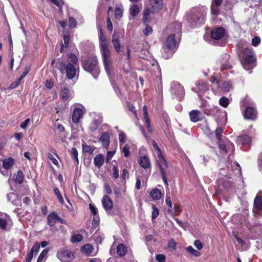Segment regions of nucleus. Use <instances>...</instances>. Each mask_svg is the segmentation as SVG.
<instances>
[{
	"label": "nucleus",
	"mask_w": 262,
	"mask_h": 262,
	"mask_svg": "<svg viewBox=\"0 0 262 262\" xmlns=\"http://www.w3.org/2000/svg\"><path fill=\"white\" fill-rule=\"evenodd\" d=\"M57 68L62 74H65L69 79H73L79 73L78 57L73 53L68 54L64 60L58 58L57 61Z\"/></svg>",
	"instance_id": "1"
},
{
	"label": "nucleus",
	"mask_w": 262,
	"mask_h": 262,
	"mask_svg": "<svg viewBox=\"0 0 262 262\" xmlns=\"http://www.w3.org/2000/svg\"><path fill=\"white\" fill-rule=\"evenodd\" d=\"M99 48L102 55L104 68L106 73L110 74L112 70V61L111 60V50L109 42L106 36L103 33L101 28L99 27Z\"/></svg>",
	"instance_id": "2"
},
{
	"label": "nucleus",
	"mask_w": 262,
	"mask_h": 262,
	"mask_svg": "<svg viewBox=\"0 0 262 262\" xmlns=\"http://www.w3.org/2000/svg\"><path fill=\"white\" fill-rule=\"evenodd\" d=\"M239 59L244 68L250 70L255 66L256 58L253 51L249 48L241 50L238 53Z\"/></svg>",
	"instance_id": "3"
},
{
	"label": "nucleus",
	"mask_w": 262,
	"mask_h": 262,
	"mask_svg": "<svg viewBox=\"0 0 262 262\" xmlns=\"http://www.w3.org/2000/svg\"><path fill=\"white\" fill-rule=\"evenodd\" d=\"M186 21L190 28H193L201 25H204L205 21V14L201 10L193 9L186 15Z\"/></svg>",
	"instance_id": "4"
},
{
	"label": "nucleus",
	"mask_w": 262,
	"mask_h": 262,
	"mask_svg": "<svg viewBox=\"0 0 262 262\" xmlns=\"http://www.w3.org/2000/svg\"><path fill=\"white\" fill-rule=\"evenodd\" d=\"M81 66L85 71L91 73L96 78L100 73L98 60L96 56H90L81 62Z\"/></svg>",
	"instance_id": "5"
},
{
	"label": "nucleus",
	"mask_w": 262,
	"mask_h": 262,
	"mask_svg": "<svg viewBox=\"0 0 262 262\" xmlns=\"http://www.w3.org/2000/svg\"><path fill=\"white\" fill-rule=\"evenodd\" d=\"M157 155L158 160H157V163L159 166L160 169V172L161 173L162 180L164 184L168 187V183L166 176V172L164 170L163 166H165L166 167H167V163L165 158L162 155V153L161 150L158 151L156 152Z\"/></svg>",
	"instance_id": "6"
},
{
	"label": "nucleus",
	"mask_w": 262,
	"mask_h": 262,
	"mask_svg": "<svg viewBox=\"0 0 262 262\" xmlns=\"http://www.w3.org/2000/svg\"><path fill=\"white\" fill-rule=\"evenodd\" d=\"M47 224L50 227L54 226L57 223L66 225V221L61 218L56 211L51 212L47 218Z\"/></svg>",
	"instance_id": "7"
},
{
	"label": "nucleus",
	"mask_w": 262,
	"mask_h": 262,
	"mask_svg": "<svg viewBox=\"0 0 262 262\" xmlns=\"http://www.w3.org/2000/svg\"><path fill=\"white\" fill-rule=\"evenodd\" d=\"M177 47V41L175 38L174 34L169 35L166 38L163 48L167 49L168 50L172 51Z\"/></svg>",
	"instance_id": "8"
},
{
	"label": "nucleus",
	"mask_w": 262,
	"mask_h": 262,
	"mask_svg": "<svg viewBox=\"0 0 262 262\" xmlns=\"http://www.w3.org/2000/svg\"><path fill=\"white\" fill-rule=\"evenodd\" d=\"M226 34V30L223 27H218L212 29L210 32L211 37L214 40H220Z\"/></svg>",
	"instance_id": "9"
},
{
	"label": "nucleus",
	"mask_w": 262,
	"mask_h": 262,
	"mask_svg": "<svg viewBox=\"0 0 262 262\" xmlns=\"http://www.w3.org/2000/svg\"><path fill=\"white\" fill-rule=\"evenodd\" d=\"M257 113L254 107L247 106L243 113V116L246 120H254L257 117Z\"/></svg>",
	"instance_id": "10"
},
{
	"label": "nucleus",
	"mask_w": 262,
	"mask_h": 262,
	"mask_svg": "<svg viewBox=\"0 0 262 262\" xmlns=\"http://www.w3.org/2000/svg\"><path fill=\"white\" fill-rule=\"evenodd\" d=\"M73 256V253L68 250H61L57 253V257L63 262L68 261Z\"/></svg>",
	"instance_id": "11"
},
{
	"label": "nucleus",
	"mask_w": 262,
	"mask_h": 262,
	"mask_svg": "<svg viewBox=\"0 0 262 262\" xmlns=\"http://www.w3.org/2000/svg\"><path fill=\"white\" fill-rule=\"evenodd\" d=\"M120 36L118 33L116 32H114L112 35V42L113 45V47L116 51V52L118 54H121L123 55V54L121 53V44L120 41L119 40Z\"/></svg>",
	"instance_id": "12"
},
{
	"label": "nucleus",
	"mask_w": 262,
	"mask_h": 262,
	"mask_svg": "<svg viewBox=\"0 0 262 262\" xmlns=\"http://www.w3.org/2000/svg\"><path fill=\"white\" fill-rule=\"evenodd\" d=\"M251 138L248 135L242 134L237 137L236 142L238 145H247L251 144Z\"/></svg>",
	"instance_id": "13"
},
{
	"label": "nucleus",
	"mask_w": 262,
	"mask_h": 262,
	"mask_svg": "<svg viewBox=\"0 0 262 262\" xmlns=\"http://www.w3.org/2000/svg\"><path fill=\"white\" fill-rule=\"evenodd\" d=\"M149 4L152 13L160 10L163 6V0H149Z\"/></svg>",
	"instance_id": "14"
},
{
	"label": "nucleus",
	"mask_w": 262,
	"mask_h": 262,
	"mask_svg": "<svg viewBox=\"0 0 262 262\" xmlns=\"http://www.w3.org/2000/svg\"><path fill=\"white\" fill-rule=\"evenodd\" d=\"M84 112L81 108H75L72 114V121L75 123H77L79 122L80 119L83 117Z\"/></svg>",
	"instance_id": "15"
},
{
	"label": "nucleus",
	"mask_w": 262,
	"mask_h": 262,
	"mask_svg": "<svg viewBox=\"0 0 262 262\" xmlns=\"http://www.w3.org/2000/svg\"><path fill=\"white\" fill-rule=\"evenodd\" d=\"M102 204L105 211L111 210L113 208V203L111 199L107 195H104L102 199Z\"/></svg>",
	"instance_id": "16"
},
{
	"label": "nucleus",
	"mask_w": 262,
	"mask_h": 262,
	"mask_svg": "<svg viewBox=\"0 0 262 262\" xmlns=\"http://www.w3.org/2000/svg\"><path fill=\"white\" fill-rule=\"evenodd\" d=\"M229 59L230 55L227 54H225L223 56V60H224V61L223 60L222 61V66L221 67V70L222 71L232 69V66Z\"/></svg>",
	"instance_id": "17"
},
{
	"label": "nucleus",
	"mask_w": 262,
	"mask_h": 262,
	"mask_svg": "<svg viewBox=\"0 0 262 262\" xmlns=\"http://www.w3.org/2000/svg\"><path fill=\"white\" fill-rule=\"evenodd\" d=\"M110 138L107 132L103 133L99 138V141L101 142L104 148H107L110 144Z\"/></svg>",
	"instance_id": "18"
},
{
	"label": "nucleus",
	"mask_w": 262,
	"mask_h": 262,
	"mask_svg": "<svg viewBox=\"0 0 262 262\" xmlns=\"http://www.w3.org/2000/svg\"><path fill=\"white\" fill-rule=\"evenodd\" d=\"M195 85L198 88L200 92L202 93H204L209 89V86L208 83L202 80L197 81L195 83Z\"/></svg>",
	"instance_id": "19"
},
{
	"label": "nucleus",
	"mask_w": 262,
	"mask_h": 262,
	"mask_svg": "<svg viewBox=\"0 0 262 262\" xmlns=\"http://www.w3.org/2000/svg\"><path fill=\"white\" fill-rule=\"evenodd\" d=\"M127 247L123 244H119L116 248V253L121 257H124L127 253Z\"/></svg>",
	"instance_id": "20"
},
{
	"label": "nucleus",
	"mask_w": 262,
	"mask_h": 262,
	"mask_svg": "<svg viewBox=\"0 0 262 262\" xmlns=\"http://www.w3.org/2000/svg\"><path fill=\"white\" fill-rule=\"evenodd\" d=\"M139 163L141 167L144 169H147L151 167V163L149 158L147 156L141 157Z\"/></svg>",
	"instance_id": "21"
},
{
	"label": "nucleus",
	"mask_w": 262,
	"mask_h": 262,
	"mask_svg": "<svg viewBox=\"0 0 262 262\" xmlns=\"http://www.w3.org/2000/svg\"><path fill=\"white\" fill-rule=\"evenodd\" d=\"M60 95L63 101H67L72 97V94L67 88H62L61 89Z\"/></svg>",
	"instance_id": "22"
},
{
	"label": "nucleus",
	"mask_w": 262,
	"mask_h": 262,
	"mask_svg": "<svg viewBox=\"0 0 262 262\" xmlns=\"http://www.w3.org/2000/svg\"><path fill=\"white\" fill-rule=\"evenodd\" d=\"M220 90L223 93L229 92L232 88V84L230 81H224L219 86Z\"/></svg>",
	"instance_id": "23"
},
{
	"label": "nucleus",
	"mask_w": 262,
	"mask_h": 262,
	"mask_svg": "<svg viewBox=\"0 0 262 262\" xmlns=\"http://www.w3.org/2000/svg\"><path fill=\"white\" fill-rule=\"evenodd\" d=\"M149 194L152 200L155 201H158L161 199L162 197L161 191L157 188L152 189Z\"/></svg>",
	"instance_id": "24"
},
{
	"label": "nucleus",
	"mask_w": 262,
	"mask_h": 262,
	"mask_svg": "<svg viewBox=\"0 0 262 262\" xmlns=\"http://www.w3.org/2000/svg\"><path fill=\"white\" fill-rule=\"evenodd\" d=\"M201 112L199 110H194L191 111L189 113V117L190 120L193 122H197L201 119L200 118V115Z\"/></svg>",
	"instance_id": "25"
},
{
	"label": "nucleus",
	"mask_w": 262,
	"mask_h": 262,
	"mask_svg": "<svg viewBox=\"0 0 262 262\" xmlns=\"http://www.w3.org/2000/svg\"><path fill=\"white\" fill-rule=\"evenodd\" d=\"M104 162V157L102 154L97 155L94 159V163L95 166L100 168Z\"/></svg>",
	"instance_id": "26"
},
{
	"label": "nucleus",
	"mask_w": 262,
	"mask_h": 262,
	"mask_svg": "<svg viewBox=\"0 0 262 262\" xmlns=\"http://www.w3.org/2000/svg\"><path fill=\"white\" fill-rule=\"evenodd\" d=\"M152 13V10L151 8H146L145 9L143 15V24H146L147 23H149L150 21V13Z\"/></svg>",
	"instance_id": "27"
},
{
	"label": "nucleus",
	"mask_w": 262,
	"mask_h": 262,
	"mask_svg": "<svg viewBox=\"0 0 262 262\" xmlns=\"http://www.w3.org/2000/svg\"><path fill=\"white\" fill-rule=\"evenodd\" d=\"M14 159L12 157L5 159L3 161V167L6 169H9L14 164Z\"/></svg>",
	"instance_id": "28"
},
{
	"label": "nucleus",
	"mask_w": 262,
	"mask_h": 262,
	"mask_svg": "<svg viewBox=\"0 0 262 262\" xmlns=\"http://www.w3.org/2000/svg\"><path fill=\"white\" fill-rule=\"evenodd\" d=\"M94 250V248L91 244H86L82 246L81 251L88 255H91Z\"/></svg>",
	"instance_id": "29"
},
{
	"label": "nucleus",
	"mask_w": 262,
	"mask_h": 262,
	"mask_svg": "<svg viewBox=\"0 0 262 262\" xmlns=\"http://www.w3.org/2000/svg\"><path fill=\"white\" fill-rule=\"evenodd\" d=\"M254 206L258 210L262 211V198L257 195L254 199Z\"/></svg>",
	"instance_id": "30"
},
{
	"label": "nucleus",
	"mask_w": 262,
	"mask_h": 262,
	"mask_svg": "<svg viewBox=\"0 0 262 262\" xmlns=\"http://www.w3.org/2000/svg\"><path fill=\"white\" fill-rule=\"evenodd\" d=\"M82 147L83 152L90 155H92L96 149L95 147L88 145L84 142L82 144Z\"/></svg>",
	"instance_id": "31"
},
{
	"label": "nucleus",
	"mask_w": 262,
	"mask_h": 262,
	"mask_svg": "<svg viewBox=\"0 0 262 262\" xmlns=\"http://www.w3.org/2000/svg\"><path fill=\"white\" fill-rule=\"evenodd\" d=\"M24 180V174L21 170H18L17 174L15 175L14 178V180L15 183L20 184L23 183Z\"/></svg>",
	"instance_id": "32"
},
{
	"label": "nucleus",
	"mask_w": 262,
	"mask_h": 262,
	"mask_svg": "<svg viewBox=\"0 0 262 262\" xmlns=\"http://www.w3.org/2000/svg\"><path fill=\"white\" fill-rule=\"evenodd\" d=\"M139 12L140 8L136 4L133 5V6L129 8V13L131 16L133 17L132 19L137 16L139 13Z\"/></svg>",
	"instance_id": "33"
},
{
	"label": "nucleus",
	"mask_w": 262,
	"mask_h": 262,
	"mask_svg": "<svg viewBox=\"0 0 262 262\" xmlns=\"http://www.w3.org/2000/svg\"><path fill=\"white\" fill-rule=\"evenodd\" d=\"M224 129V128L223 127L219 126L215 130V137L219 143H221L222 141V134Z\"/></svg>",
	"instance_id": "34"
},
{
	"label": "nucleus",
	"mask_w": 262,
	"mask_h": 262,
	"mask_svg": "<svg viewBox=\"0 0 262 262\" xmlns=\"http://www.w3.org/2000/svg\"><path fill=\"white\" fill-rule=\"evenodd\" d=\"M83 239V236L80 234H77L72 235L71 242L72 243H78L80 242Z\"/></svg>",
	"instance_id": "35"
},
{
	"label": "nucleus",
	"mask_w": 262,
	"mask_h": 262,
	"mask_svg": "<svg viewBox=\"0 0 262 262\" xmlns=\"http://www.w3.org/2000/svg\"><path fill=\"white\" fill-rule=\"evenodd\" d=\"M71 157H72V159L75 161V162L77 164H78V163H79V161H78V152L77 149L75 147L72 148L71 149Z\"/></svg>",
	"instance_id": "36"
},
{
	"label": "nucleus",
	"mask_w": 262,
	"mask_h": 262,
	"mask_svg": "<svg viewBox=\"0 0 262 262\" xmlns=\"http://www.w3.org/2000/svg\"><path fill=\"white\" fill-rule=\"evenodd\" d=\"M186 251L194 256H199L200 255V252L195 250L192 246H189L186 248Z\"/></svg>",
	"instance_id": "37"
},
{
	"label": "nucleus",
	"mask_w": 262,
	"mask_h": 262,
	"mask_svg": "<svg viewBox=\"0 0 262 262\" xmlns=\"http://www.w3.org/2000/svg\"><path fill=\"white\" fill-rule=\"evenodd\" d=\"M123 15V9L119 7L115 8V17L117 19H120Z\"/></svg>",
	"instance_id": "38"
},
{
	"label": "nucleus",
	"mask_w": 262,
	"mask_h": 262,
	"mask_svg": "<svg viewBox=\"0 0 262 262\" xmlns=\"http://www.w3.org/2000/svg\"><path fill=\"white\" fill-rule=\"evenodd\" d=\"M219 104L223 107H227L229 104V99L226 97H222L219 100Z\"/></svg>",
	"instance_id": "39"
},
{
	"label": "nucleus",
	"mask_w": 262,
	"mask_h": 262,
	"mask_svg": "<svg viewBox=\"0 0 262 262\" xmlns=\"http://www.w3.org/2000/svg\"><path fill=\"white\" fill-rule=\"evenodd\" d=\"M152 209L151 219L153 220L158 216L159 214V211L156 206L154 204H152Z\"/></svg>",
	"instance_id": "40"
},
{
	"label": "nucleus",
	"mask_w": 262,
	"mask_h": 262,
	"mask_svg": "<svg viewBox=\"0 0 262 262\" xmlns=\"http://www.w3.org/2000/svg\"><path fill=\"white\" fill-rule=\"evenodd\" d=\"M177 243L173 238H171L168 241L167 247L171 249L173 251L177 250Z\"/></svg>",
	"instance_id": "41"
},
{
	"label": "nucleus",
	"mask_w": 262,
	"mask_h": 262,
	"mask_svg": "<svg viewBox=\"0 0 262 262\" xmlns=\"http://www.w3.org/2000/svg\"><path fill=\"white\" fill-rule=\"evenodd\" d=\"M53 190H54V192L55 194L57 196L59 202L61 204H63L64 203V200H63V197H62V195L61 194L58 188H54Z\"/></svg>",
	"instance_id": "42"
},
{
	"label": "nucleus",
	"mask_w": 262,
	"mask_h": 262,
	"mask_svg": "<svg viewBox=\"0 0 262 262\" xmlns=\"http://www.w3.org/2000/svg\"><path fill=\"white\" fill-rule=\"evenodd\" d=\"M126 103H127V106L128 110L130 111H131L133 113L134 116L136 118H138L137 113L136 112V110L135 109V107L134 106L133 104L132 103L130 102H129V101H127Z\"/></svg>",
	"instance_id": "43"
},
{
	"label": "nucleus",
	"mask_w": 262,
	"mask_h": 262,
	"mask_svg": "<svg viewBox=\"0 0 262 262\" xmlns=\"http://www.w3.org/2000/svg\"><path fill=\"white\" fill-rule=\"evenodd\" d=\"M48 251L49 250L48 249L43 250L41 253L39 254L37 258V262H42L43 258L47 255Z\"/></svg>",
	"instance_id": "44"
},
{
	"label": "nucleus",
	"mask_w": 262,
	"mask_h": 262,
	"mask_svg": "<svg viewBox=\"0 0 262 262\" xmlns=\"http://www.w3.org/2000/svg\"><path fill=\"white\" fill-rule=\"evenodd\" d=\"M219 7V6H216L215 4H211V12L213 15L217 16L220 14V9Z\"/></svg>",
	"instance_id": "45"
},
{
	"label": "nucleus",
	"mask_w": 262,
	"mask_h": 262,
	"mask_svg": "<svg viewBox=\"0 0 262 262\" xmlns=\"http://www.w3.org/2000/svg\"><path fill=\"white\" fill-rule=\"evenodd\" d=\"M149 23L144 24L145 26V29L143 30V33L145 36H148L152 32V28L149 25Z\"/></svg>",
	"instance_id": "46"
},
{
	"label": "nucleus",
	"mask_w": 262,
	"mask_h": 262,
	"mask_svg": "<svg viewBox=\"0 0 262 262\" xmlns=\"http://www.w3.org/2000/svg\"><path fill=\"white\" fill-rule=\"evenodd\" d=\"M233 185V182L231 181L225 180L222 183L223 188L226 190L230 188Z\"/></svg>",
	"instance_id": "47"
},
{
	"label": "nucleus",
	"mask_w": 262,
	"mask_h": 262,
	"mask_svg": "<svg viewBox=\"0 0 262 262\" xmlns=\"http://www.w3.org/2000/svg\"><path fill=\"white\" fill-rule=\"evenodd\" d=\"M165 203L169 207V208L168 209V212L169 213L171 212V209L172 208V203L170 196L166 195Z\"/></svg>",
	"instance_id": "48"
},
{
	"label": "nucleus",
	"mask_w": 262,
	"mask_h": 262,
	"mask_svg": "<svg viewBox=\"0 0 262 262\" xmlns=\"http://www.w3.org/2000/svg\"><path fill=\"white\" fill-rule=\"evenodd\" d=\"M63 40L64 47L68 48L70 42V34L68 32L63 34Z\"/></svg>",
	"instance_id": "49"
},
{
	"label": "nucleus",
	"mask_w": 262,
	"mask_h": 262,
	"mask_svg": "<svg viewBox=\"0 0 262 262\" xmlns=\"http://www.w3.org/2000/svg\"><path fill=\"white\" fill-rule=\"evenodd\" d=\"M40 249V244L38 242H35L30 250L32 252L34 253V255H37Z\"/></svg>",
	"instance_id": "50"
},
{
	"label": "nucleus",
	"mask_w": 262,
	"mask_h": 262,
	"mask_svg": "<svg viewBox=\"0 0 262 262\" xmlns=\"http://www.w3.org/2000/svg\"><path fill=\"white\" fill-rule=\"evenodd\" d=\"M99 127V124L96 120H94L90 126V129L92 132L96 131Z\"/></svg>",
	"instance_id": "51"
},
{
	"label": "nucleus",
	"mask_w": 262,
	"mask_h": 262,
	"mask_svg": "<svg viewBox=\"0 0 262 262\" xmlns=\"http://www.w3.org/2000/svg\"><path fill=\"white\" fill-rule=\"evenodd\" d=\"M216 113H217V110L216 108L212 110L205 109L204 111V113L207 116H213L215 115Z\"/></svg>",
	"instance_id": "52"
},
{
	"label": "nucleus",
	"mask_w": 262,
	"mask_h": 262,
	"mask_svg": "<svg viewBox=\"0 0 262 262\" xmlns=\"http://www.w3.org/2000/svg\"><path fill=\"white\" fill-rule=\"evenodd\" d=\"M8 200L12 203L16 201L17 195L14 192H10L7 194Z\"/></svg>",
	"instance_id": "53"
},
{
	"label": "nucleus",
	"mask_w": 262,
	"mask_h": 262,
	"mask_svg": "<svg viewBox=\"0 0 262 262\" xmlns=\"http://www.w3.org/2000/svg\"><path fill=\"white\" fill-rule=\"evenodd\" d=\"M47 157L49 159H50V160H51V161L52 162V163L55 165H56V166H57L58 167H59V164L58 162V161L55 158H54L53 156L51 154V153H48L47 154Z\"/></svg>",
	"instance_id": "54"
},
{
	"label": "nucleus",
	"mask_w": 262,
	"mask_h": 262,
	"mask_svg": "<svg viewBox=\"0 0 262 262\" xmlns=\"http://www.w3.org/2000/svg\"><path fill=\"white\" fill-rule=\"evenodd\" d=\"M8 223L5 219L0 217V229L3 230H6Z\"/></svg>",
	"instance_id": "55"
},
{
	"label": "nucleus",
	"mask_w": 262,
	"mask_h": 262,
	"mask_svg": "<svg viewBox=\"0 0 262 262\" xmlns=\"http://www.w3.org/2000/svg\"><path fill=\"white\" fill-rule=\"evenodd\" d=\"M69 26L70 28H74L76 27L77 21L75 18L72 17L69 18Z\"/></svg>",
	"instance_id": "56"
},
{
	"label": "nucleus",
	"mask_w": 262,
	"mask_h": 262,
	"mask_svg": "<svg viewBox=\"0 0 262 262\" xmlns=\"http://www.w3.org/2000/svg\"><path fill=\"white\" fill-rule=\"evenodd\" d=\"M156 259L158 262H165L166 261V256L165 255L163 254H159L156 255Z\"/></svg>",
	"instance_id": "57"
},
{
	"label": "nucleus",
	"mask_w": 262,
	"mask_h": 262,
	"mask_svg": "<svg viewBox=\"0 0 262 262\" xmlns=\"http://www.w3.org/2000/svg\"><path fill=\"white\" fill-rule=\"evenodd\" d=\"M52 4H55L58 7L59 10L61 12L62 6L61 4L63 3L62 0H49Z\"/></svg>",
	"instance_id": "58"
},
{
	"label": "nucleus",
	"mask_w": 262,
	"mask_h": 262,
	"mask_svg": "<svg viewBox=\"0 0 262 262\" xmlns=\"http://www.w3.org/2000/svg\"><path fill=\"white\" fill-rule=\"evenodd\" d=\"M122 153L126 158L128 157L130 155L129 148L127 145H125L122 149Z\"/></svg>",
	"instance_id": "59"
},
{
	"label": "nucleus",
	"mask_w": 262,
	"mask_h": 262,
	"mask_svg": "<svg viewBox=\"0 0 262 262\" xmlns=\"http://www.w3.org/2000/svg\"><path fill=\"white\" fill-rule=\"evenodd\" d=\"M113 176L115 179H117L119 177V170L117 166H113Z\"/></svg>",
	"instance_id": "60"
},
{
	"label": "nucleus",
	"mask_w": 262,
	"mask_h": 262,
	"mask_svg": "<svg viewBox=\"0 0 262 262\" xmlns=\"http://www.w3.org/2000/svg\"><path fill=\"white\" fill-rule=\"evenodd\" d=\"M260 42V39L259 37L255 36L252 40V45L254 46H257Z\"/></svg>",
	"instance_id": "61"
},
{
	"label": "nucleus",
	"mask_w": 262,
	"mask_h": 262,
	"mask_svg": "<svg viewBox=\"0 0 262 262\" xmlns=\"http://www.w3.org/2000/svg\"><path fill=\"white\" fill-rule=\"evenodd\" d=\"M126 138V135L123 132H121L119 135V140L120 144H123Z\"/></svg>",
	"instance_id": "62"
},
{
	"label": "nucleus",
	"mask_w": 262,
	"mask_h": 262,
	"mask_svg": "<svg viewBox=\"0 0 262 262\" xmlns=\"http://www.w3.org/2000/svg\"><path fill=\"white\" fill-rule=\"evenodd\" d=\"M34 254V253L30 250V251L27 254V256L25 258L26 262H31L32 260Z\"/></svg>",
	"instance_id": "63"
},
{
	"label": "nucleus",
	"mask_w": 262,
	"mask_h": 262,
	"mask_svg": "<svg viewBox=\"0 0 262 262\" xmlns=\"http://www.w3.org/2000/svg\"><path fill=\"white\" fill-rule=\"evenodd\" d=\"M173 26L174 27L175 29H177L176 32L179 33L181 31L182 25L180 22L176 21L173 24Z\"/></svg>",
	"instance_id": "64"
}]
</instances>
